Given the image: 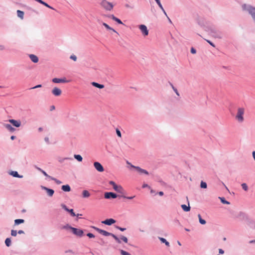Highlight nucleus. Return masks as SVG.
<instances>
[{
  "instance_id": "f257e3e1",
  "label": "nucleus",
  "mask_w": 255,
  "mask_h": 255,
  "mask_svg": "<svg viewBox=\"0 0 255 255\" xmlns=\"http://www.w3.org/2000/svg\"><path fill=\"white\" fill-rule=\"evenodd\" d=\"M242 8L243 10L248 11L255 21V7L251 5L243 4L242 5Z\"/></svg>"
},
{
  "instance_id": "f03ea898",
  "label": "nucleus",
  "mask_w": 255,
  "mask_h": 255,
  "mask_svg": "<svg viewBox=\"0 0 255 255\" xmlns=\"http://www.w3.org/2000/svg\"><path fill=\"white\" fill-rule=\"evenodd\" d=\"M245 113V110L243 108H239L238 109L237 113L236 116V119L240 123H242L244 120V114Z\"/></svg>"
},
{
  "instance_id": "7ed1b4c3",
  "label": "nucleus",
  "mask_w": 255,
  "mask_h": 255,
  "mask_svg": "<svg viewBox=\"0 0 255 255\" xmlns=\"http://www.w3.org/2000/svg\"><path fill=\"white\" fill-rule=\"evenodd\" d=\"M101 5L107 10L111 11L113 8V4L106 0H103L101 3Z\"/></svg>"
},
{
  "instance_id": "20e7f679",
  "label": "nucleus",
  "mask_w": 255,
  "mask_h": 255,
  "mask_svg": "<svg viewBox=\"0 0 255 255\" xmlns=\"http://www.w3.org/2000/svg\"><path fill=\"white\" fill-rule=\"evenodd\" d=\"M68 228L72 231L74 234L77 236L82 237L83 235V231L81 229L70 226H68Z\"/></svg>"
},
{
  "instance_id": "39448f33",
  "label": "nucleus",
  "mask_w": 255,
  "mask_h": 255,
  "mask_svg": "<svg viewBox=\"0 0 255 255\" xmlns=\"http://www.w3.org/2000/svg\"><path fill=\"white\" fill-rule=\"evenodd\" d=\"M109 184L113 186L114 189L119 193H123L124 189L123 187L120 185H117L115 182L110 181Z\"/></svg>"
},
{
  "instance_id": "423d86ee",
  "label": "nucleus",
  "mask_w": 255,
  "mask_h": 255,
  "mask_svg": "<svg viewBox=\"0 0 255 255\" xmlns=\"http://www.w3.org/2000/svg\"><path fill=\"white\" fill-rule=\"evenodd\" d=\"M139 28L144 36H147L148 34V30L145 25L141 24L139 25Z\"/></svg>"
},
{
  "instance_id": "0eeeda50",
  "label": "nucleus",
  "mask_w": 255,
  "mask_h": 255,
  "mask_svg": "<svg viewBox=\"0 0 255 255\" xmlns=\"http://www.w3.org/2000/svg\"><path fill=\"white\" fill-rule=\"evenodd\" d=\"M94 166L96 170L99 172H102L104 170V167L99 162H95L94 163Z\"/></svg>"
},
{
  "instance_id": "6e6552de",
  "label": "nucleus",
  "mask_w": 255,
  "mask_h": 255,
  "mask_svg": "<svg viewBox=\"0 0 255 255\" xmlns=\"http://www.w3.org/2000/svg\"><path fill=\"white\" fill-rule=\"evenodd\" d=\"M94 229L95 230H96L97 232H98L100 234H102L103 235L105 236H111L112 234V233H109V232H108L105 230H102V229H100L98 228H97V227H93Z\"/></svg>"
},
{
  "instance_id": "1a4fd4ad",
  "label": "nucleus",
  "mask_w": 255,
  "mask_h": 255,
  "mask_svg": "<svg viewBox=\"0 0 255 255\" xmlns=\"http://www.w3.org/2000/svg\"><path fill=\"white\" fill-rule=\"evenodd\" d=\"M127 163L128 164H130L131 167L135 168L139 172H140L141 173H144L145 174H148V172L146 170L141 169V168H140L138 166H135L133 165H131L128 161H127Z\"/></svg>"
},
{
  "instance_id": "9d476101",
  "label": "nucleus",
  "mask_w": 255,
  "mask_h": 255,
  "mask_svg": "<svg viewBox=\"0 0 255 255\" xmlns=\"http://www.w3.org/2000/svg\"><path fill=\"white\" fill-rule=\"evenodd\" d=\"M52 82L54 83H67L69 81L67 80L66 78H55L52 79Z\"/></svg>"
},
{
  "instance_id": "9b49d317",
  "label": "nucleus",
  "mask_w": 255,
  "mask_h": 255,
  "mask_svg": "<svg viewBox=\"0 0 255 255\" xmlns=\"http://www.w3.org/2000/svg\"><path fill=\"white\" fill-rule=\"evenodd\" d=\"M104 197L106 199L116 198L117 197L116 194L113 192H106L104 194Z\"/></svg>"
},
{
  "instance_id": "f8f14e48",
  "label": "nucleus",
  "mask_w": 255,
  "mask_h": 255,
  "mask_svg": "<svg viewBox=\"0 0 255 255\" xmlns=\"http://www.w3.org/2000/svg\"><path fill=\"white\" fill-rule=\"evenodd\" d=\"M51 92L55 96H59L62 93L61 90L57 87L54 88Z\"/></svg>"
},
{
  "instance_id": "ddd939ff",
  "label": "nucleus",
  "mask_w": 255,
  "mask_h": 255,
  "mask_svg": "<svg viewBox=\"0 0 255 255\" xmlns=\"http://www.w3.org/2000/svg\"><path fill=\"white\" fill-rule=\"evenodd\" d=\"M8 122L10 123L13 126L17 128H18L21 126V122L20 121L10 119L8 120Z\"/></svg>"
},
{
  "instance_id": "4468645a",
  "label": "nucleus",
  "mask_w": 255,
  "mask_h": 255,
  "mask_svg": "<svg viewBox=\"0 0 255 255\" xmlns=\"http://www.w3.org/2000/svg\"><path fill=\"white\" fill-rule=\"evenodd\" d=\"M102 223L107 225H111L112 224L116 223V220L111 218L106 219V220L102 221Z\"/></svg>"
},
{
  "instance_id": "2eb2a0df",
  "label": "nucleus",
  "mask_w": 255,
  "mask_h": 255,
  "mask_svg": "<svg viewBox=\"0 0 255 255\" xmlns=\"http://www.w3.org/2000/svg\"><path fill=\"white\" fill-rule=\"evenodd\" d=\"M30 60L34 63H37L38 61V58L37 56L35 55L31 54L29 55Z\"/></svg>"
},
{
  "instance_id": "dca6fc26",
  "label": "nucleus",
  "mask_w": 255,
  "mask_h": 255,
  "mask_svg": "<svg viewBox=\"0 0 255 255\" xmlns=\"http://www.w3.org/2000/svg\"><path fill=\"white\" fill-rule=\"evenodd\" d=\"M43 189L46 191L47 194L49 196H52L53 195L54 192L53 190L47 188L46 187H43Z\"/></svg>"
},
{
  "instance_id": "f3484780",
  "label": "nucleus",
  "mask_w": 255,
  "mask_h": 255,
  "mask_svg": "<svg viewBox=\"0 0 255 255\" xmlns=\"http://www.w3.org/2000/svg\"><path fill=\"white\" fill-rule=\"evenodd\" d=\"M4 126L6 128H7L8 130H9L11 132H13L15 130V128L9 124H4Z\"/></svg>"
},
{
  "instance_id": "a211bd4d",
  "label": "nucleus",
  "mask_w": 255,
  "mask_h": 255,
  "mask_svg": "<svg viewBox=\"0 0 255 255\" xmlns=\"http://www.w3.org/2000/svg\"><path fill=\"white\" fill-rule=\"evenodd\" d=\"M62 190L65 192H69L71 190V188L69 185H64L62 186Z\"/></svg>"
},
{
  "instance_id": "6ab92c4d",
  "label": "nucleus",
  "mask_w": 255,
  "mask_h": 255,
  "mask_svg": "<svg viewBox=\"0 0 255 255\" xmlns=\"http://www.w3.org/2000/svg\"><path fill=\"white\" fill-rule=\"evenodd\" d=\"M92 85L97 88H99V89H103V88H104V85L100 84L98 83L94 82L92 83Z\"/></svg>"
},
{
  "instance_id": "aec40b11",
  "label": "nucleus",
  "mask_w": 255,
  "mask_h": 255,
  "mask_svg": "<svg viewBox=\"0 0 255 255\" xmlns=\"http://www.w3.org/2000/svg\"><path fill=\"white\" fill-rule=\"evenodd\" d=\"M35 0L43 4L44 5H45V6H46L48 8L54 9V8L53 7H52L51 6L49 5L47 3L45 2L44 1H42V0Z\"/></svg>"
},
{
  "instance_id": "412c9836",
  "label": "nucleus",
  "mask_w": 255,
  "mask_h": 255,
  "mask_svg": "<svg viewBox=\"0 0 255 255\" xmlns=\"http://www.w3.org/2000/svg\"><path fill=\"white\" fill-rule=\"evenodd\" d=\"M182 209L185 212H188L190 210V207L189 206V204L188 203V206H187L186 205H181Z\"/></svg>"
},
{
  "instance_id": "4be33fe9",
  "label": "nucleus",
  "mask_w": 255,
  "mask_h": 255,
  "mask_svg": "<svg viewBox=\"0 0 255 255\" xmlns=\"http://www.w3.org/2000/svg\"><path fill=\"white\" fill-rule=\"evenodd\" d=\"M10 174L15 177H18V178H22V176L19 175L18 174L17 171H11L10 172Z\"/></svg>"
},
{
  "instance_id": "5701e85b",
  "label": "nucleus",
  "mask_w": 255,
  "mask_h": 255,
  "mask_svg": "<svg viewBox=\"0 0 255 255\" xmlns=\"http://www.w3.org/2000/svg\"><path fill=\"white\" fill-rule=\"evenodd\" d=\"M17 16L20 17L21 19H23L24 17V12L20 10H17Z\"/></svg>"
},
{
  "instance_id": "b1692460",
  "label": "nucleus",
  "mask_w": 255,
  "mask_h": 255,
  "mask_svg": "<svg viewBox=\"0 0 255 255\" xmlns=\"http://www.w3.org/2000/svg\"><path fill=\"white\" fill-rule=\"evenodd\" d=\"M83 197L84 198H88L90 196V193L87 190H84L82 193Z\"/></svg>"
},
{
  "instance_id": "393cba45",
  "label": "nucleus",
  "mask_w": 255,
  "mask_h": 255,
  "mask_svg": "<svg viewBox=\"0 0 255 255\" xmlns=\"http://www.w3.org/2000/svg\"><path fill=\"white\" fill-rule=\"evenodd\" d=\"M24 222V220L23 219H16L14 220V224L15 225L23 223Z\"/></svg>"
},
{
  "instance_id": "a878e982",
  "label": "nucleus",
  "mask_w": 255,
  "mask_h": 255,
  "mask_svg": "<svg viewBox=\"0 0 255 255\" xmlns=\"http://www.w3.org/2000/svg\"><path fill=\"white\" fill-rule=\"evenodd\" d=\"M159 239L162 243H164L167 246L169 247L170 246L169 243L167 242L164 238H159Z\"/></svg>"
},
{
  "instance_id": "bb28decb",
  "label": "nucleus",
  "mask_w": 255,
  "mask_h": 255,
  "mask_svg": "<svg viewBox=\"0 0 255 255\" xmlns=\"http://www.w3.org/2000/svg\"><path fill=\"white\" fill-rule=\"evenodd\" d=\"M74 156V158L75 159H76L78 161H82L83 158H82V157L80 155L75 154Z\"/></svg>"
},
{
  "instance_id": "cd10ccee",
  "label": "nucleus",
  "mask_w": 255,
  "mask_h": 255,
  "mask_svg": "<svg viewBox=\"0 0 255 255\" xmlns=\"http://www.w3.org/2000/svg\"><path fill=\"white\" fill-rule=\"evenodd\" d=\"M103 25L107 29H109V30H112L113 31L115 32H116V30H114V29H113L112 28H111L109 25H108L107 23H103Z\"/></svg>"
},
{
  "instance_id": "c85d7f7f",
  "label": "nucleus",
  "mask_w": 255,
  "mask_h": 255,
  "mask_svg": "<svg viewBox=\"0 0 255 255\" xmlns=\"http://www.w3.org/2000/svg\"><path fill=\"white\" fill-rule=\"evenodd\" d=\"M5 244L6 246L9 247L11 245V240L10 238H6L5 241Z\"/></svg>"
},
{
  "instance_id": "c756f323",
  "label": "nucleus",
  "mask_w": 255,
  "mask_h": 255,
  "mask_svg": "<svg viewBox=\"0 0 255 255\" xmlns=\"http://www.w3.org/2000/svg\"><path fill=\"white\" fill-rule=\"evenodd\" d=\"M198 218H199V222H200L201 224H202V225H204V224H205L206 222V221H205V220H203V219H202L201 218V215H200V214H199V215H198Z\"/></svg>"
},
{
  "instance_id": "7c9ffc66",
  "label": "nucleus",
  "mask_w": 255,
  "mask_h": 255,
  "mask_svg": "<svg viewBox=\"0 0 255 255\" xmlns=\"http://www.w3.org/2000/svg\"><path fill=\"white\" fill-rule=\"evenodd\" d=\"M219 199H220L222 203L225 204H230V203L228 201H226L224 197H219Z\"/></svg>"
},
{
  "instance_id": "2f4dec72",
  "label": "nucleus",
  "mask_w": 255,
  "mask_h": 255,
  "mask_svg": "<svg viewBox=\"0 0 255 255\" xmlns=\"http://www.w3.org/2000/svg\"><path fill=\"white\" fill-rule=\"evenodd\" d=\"M112 237H113L115 240L118 243H121V241L116 236H115L114 234H112L111 236Z\"/></svg>"
},
{
  "instance_id": "473e14b6",
  "label": "nucleus",
  "mask_w": 255,
  "mask_h": 255,
  "mask_svg": "<svg viewBox=\"0 0 255 255\" xmlns=\"http://www.w3.org/2000/svg\"><path fill=\"white\" fill-rule=\"evenodd\" d=\"M241 185H242L243 189L245 191H247L248 190V187L246 183H243V184H242Z\"/></svg>"
},
{
  "instance_id": "72a5a7b5",
  "label": "nucleus",
  "mask_w": 255,
  "mask_h": 255,
  "mask_svg": "<svg viewBox=\"0 0 255 255\" xmlns=\"http://www.w3.org/2000/svg\"><path fill=\"white\" fill-rule=\"evenodd\" d=\"M201 187L202 188H207V184L206 182L201 181Z\"/></svg>"
},
{
  "instance_id": "f704fd0d",
  "label": "nucleus",
  "mask_w": 255,
  "mask_h": 255,
  "mask_svg": "<svg viewBox=\"0 0 255 255\" xmlns=\"http://www.w3.org/2000/svg\"><path fill=\"white\" fill-rule=\"evenodd\" d=\"M51 179L54 181L57 184H60L62 183V182L60 181L57 180V179L54 177H52Z\"/></svg>"
},
{
  "instance_id": "c9c22d12",
  "label": "nucleus",
  "mask_w": 255,
  "mask_h": 255,
  "mask_svg": "<svg viewBox=\"0 0 255 255\" xmlns=\"http://www.w3.org/2000/svg\"><path fill=\"white\" fill-rule=\"evenodd\" d=\"M121 254L122 255H130L129 253L124 250H121Z\"/></svg>"
},
{
  "instance_id": "e433bc0d",
  "label": "nucleus",
  "mask_w": 255,
  "mask_h": 255,
  "mask_svg": "<svg viewBox=\"0 0 255 255\" xmlns=\"http://www.w3.org/2000/svg\"><path fill=\"white\" fill-rule=\"evenodd\" d=\"M17 231L15 230H12L11 231V235L12 236L15 237L17 235Z\"/></svg>"
},
{
  "instance_id": "4c0bfd02",
  "label": "nucleus",
  "mask_w": 255,
  "mask_h": 255,
  "mask_svg": "<svg viewBox=\"0 0 255 255\" xmlns=\"http://www.w3.org/2000/svg\"><path fill=\"white\" fill-rule=\"evenodd\" d=\"M41 172L43 174V175H44V176H45L46 177H47L49 178V179H51V178L52 177H51V176H50L48 175L46 173V172H45L44 170H42Z\"/></svg>"
},
{
  "instance_id": "58836bf2",
  "label": "nucleus",
  "mask_w": 255,
  "mask_h": 255,
  "mask_svg": "<svg viewBox=\"0 0 255 255\" xmlns=\"http://www.w3.org/2000/svg\"><path fill=\"white\" fill-rule=\"evenodd\" d=\"M70 59L74 60V61H76L77 60V57L75 55H72L70 56Z\"/></svg>"
},
{
  "instance_id": "ea45409f",
  "label": "nucleus",
  "mask_w": 255,
  "mask_h": 255,
  "mask_svg": "<svg viewBox=\"0 0 255 255\" xmlns=\"http://www.w3.org/2000/svg\"><path fill=\"white\" fill-rule=\"evenodd\" d=\"M121 240H122L124 242H125L126 243L128 242V241L127 238L125 236H122L121 237Z\"/></svg>"
},
{
  "instance_id": "a19ab883",
  "label": "nucleus",
  "mask_w": 255,
  "mask_h": 255,
  "mask_svg": "<svg viewBox=\"0 0 255 255\" xmlns=\"http://www.w3.org/2000/svg\"><path fill=\"white\" fill-rule=\"evenodd\" d=\"M69 212L70 213V214H71L72 216L74 217V216H76V214L74 212V211H73V209H70L69 211Z\"/></svg>"
},
{
  "instance_id": "79ce46f5",
  "label": "nucleus",
  "mask_w": 255,
  "mask_h": 255,
  "mask_svg": "<svg viewBox=\"0 0 255 255\" xmlns=\"http://www.w3.org/2000/svg\"><path fill=\"white\" fill-rule=\"evenodd\" d=\"M87 236L90 238H93L95 237V236L92 233H88L87 234Z\"/></svg>"
},
{
  "instance_id": "37998d69",
  "label": "nucleus",
  "mask_w": 255,
  "mask_h": 255,
  "mask_svg": "<svg viewBox=\"0 0 255 255\" xmlns=\"http://www.w3.org/2000/svg\"><path fill=\"white\" fill-rule=\"evenodd\" d=\"M115 21H116L119 24H123L122 21L120 19L118 18L117 17H116V18L115 19Z\"/></svg>"
},
{
  "instance_id": "c03bdc74",
  "label": "nucleus",
  "mask_w": 255,
  "mask_h": 255,
  "mask_svg": "<svg viewBox=\"0 0 255 255\" xmlns=\"http://www.w3.org/2000/svg\"><path fill=\"white\" fill-rule=\"evenodd\" d=\"M116 132H117V134L118 135V136H119L120 137L122 136L121 131L118 129H116Z\"/></svg>"
},
{
  "instance_id": "a18cd8bd",
  "label": "nucleus",
  "mask_w": 255,
  "mask_h": 255,
  "mask_svg": "<svg viewBox=\"0 0 255 255\" xmlns=\"http://www.w3.org/2000/svg\"><path fill=\"white\" fill-rule=\"evenodd\" d=\"M207 41V42L208 43H209L212 46H213V47H215V45L214 43H213L211 41H210V40H206Z\"/></svg>"
},
{
  "instance_id": "49530a36",
  "label": "nucleus",
  "mask_w": 255,
  "mask_h": 255,
  "mask_svg": "<svg viewBox=\"0 0 255 255\" xmlns=\"http://www.w3.org/2000/svg\"><path fill=\"white\" fill-rule=\"evenodd\" d=\"M171 86H172V88H173V90L174 91V92L176 93V94L178 96H179V93H178V92L176 88H175L173 87V86L172 85H171Z\"/></svg>"
},
{
  "instance_id": "de8ad7c7",
  "label": "nucleus",
  "mask_w": 255,
  "mask_h": 255,
  "mask_svg": "<svg viewBox=\"0 0 255 255\" xmlns=\"http://www.w3.org/2000/svg\"><path fill=\"white\" fill-rule=\"evenodd\" d=\"M62 206L63 207V208L66 211L69 212V210L70 209H68L67 207L65 205H62Z\"/></svg>"
},
{
  "instance_id": "09e8293b",
  "label": "nucleus",
  "mask_w": 255,
  "mask_h": 255,
  "mask_svg": "<svg viewBox=\"0 0 255 255\" xmlns=\"http://www.w3.org/2000/svg\"><path fill=\"white\" fill-rule=\"evenodd\" d=\"M41 85H36L32 88H31V89H36V88H40L41 87Z\"/></svg>"
},
{
  "instance_id": "8fccbe9b",
  "label": "nucleus",
  "mask_w": 255,
  "mask_h": 255,
  "mask_svg": "<svg viewBox=\"0 0 255 255\" xmlns=\"http://www.w3.org/2000/svg\"><path fill=\"white\" fill-rule=\"evenodd\" d=\"M191 52L192 53V54H195L196 52V50L194 48H192L191 49Z\"/></svg>"
},
{
  "instance_id": "3c124183",
  "label": "nucleus",
  "mask_w": 255,
  "mask_h": 255,
  "mask_svg": "<svg viewBox=\"0 0 255 255\" xmlns=\"http://www.w3.org/2000/svg\"><path fill=\"white\" fill-rule=\"evenodd\" d=\"M157 3L158 5V6H159V7L162 10V11H164V9L162 6V4H161L160 1L159 2V3Z\"/></svg>"
},
{
  "instance_id": "603ef678",
  "label": "nucleus",
  "mask_w": 255,
  "mask_h": 255,
  "mask_svg": "<svg viewBox=\"0 0 255 255\" xmlns=\"http://www.w3.org/2000/svg\"><path fill=\"white\" fill-rule=\"evenodd\" d=\"M109 17L111 18L112 19L115 20V19L116 18V17H115L114 15L112 14L109 16Z\"/></svg>"
},
{
  "instance_id": "864d4df0",
  "label": "nucleus",
  "mask_w": 255,
  "mask_h": 255,
  "mask_svg": "<svg viewBox=\"0 0 255 255\" xmlns=\"http://www.w3.org/2000/svg\"><path fill=\"white\" fill-rule=\"evenodd\" d=\"M123 197L125 198L128 199H132L134 197V196H131V197L123 196Z\"/></svg>"
},
{
  "instance_id": "5fc2aeb1",
  "label": "nucleus",
  "mask_w": 255,
  "mask_h": 255,
  "mask_svg": "<svg viewBox=\"0 0 255 255\" xmlns=\"http://www.w3.org/2000/svg\"><path fill=\"white\" fill-rule=\"evenodd\" d=\"M118 229H119L121 231H124L126 230V228H123L121 227H117Z\"/></svg>"
},
{
  "instance_id": "6e6d98bb",
  "label": "nucleus",
  "mask_w": 255,
  "mask_h": 255,
  "mask_svg": "<svg viewBox=\"0 0 255 255\" xmlns=\"http://www.w3.org/2000/svg\"><path fill=\"white\" fill-rule=\"evenodd\" d=\"M219 254H223L224 253V251L222 249H220L219 250Z\"/></svg>"
},
{
  "instance_id": "4d7b16f0",
  "label": "nucleus",
  "mask_w": 255,
  "mask_h": 255,
  "mask_svg": "<svg viewBox=\"0 0 255 255\" xmlns=\"http://www.w3.org/2000/svg\"><path fill=\"white\" fill-rule=\"evenodd\" d=\"M55 106H51L50 107V111H53L54 110H55Z\"/></svg>"
},
{
  "instance_id": "13d9d810",
  "label": "nucleus",
  "mask_w": 255,
  "mask_h": 255,
  "mask_svg": "<svg viewBox=\"0 0 255 255\" xmlns=\"http://www.w3.org/2000/svg\"><path fill=\"white\" fill-rule=\"evenodd\" d=\"M18 233L19 234H24V232L22 230H19V231H18Z\"/></svg>"
},
{
  "instance_id": "bf43d9fd",
  "label": "nucleus",
  "mask_w": 255,
  "mask_h": 255,
  "mask_svg": "<svg viewBox=\"0 0 255 255\" xmlns=\"http://www.w3.org/2000/svg\"><path fill=\"white\" fill-rule=\"evenodd\" d=\"M4 49V47L2 45H0V50H2Z\"/></svg>"
},
{
  "instance_id": "052dcab7",
  "label": "nucleus",
  "mask_w": 255,
  "mask_h": 255,
  "mask_svg": "<svg viewBox=\"0 0 255 255\" xmlns=\"http://www.w3.org/2000/svg\"><path fill=\"white\" fill-rule=\"evenodd\" d=\"M253 158H254V159L255 160V151H254L253 152Z\"/></svg>"
},
{
  "instance_id": "680f3d73",
  "label": "nucleus",
  "mask_w": 255,
  "mask_h": 255,
  "mask_svg": "<svg viewBox=\"0 0 255 255\" xmlns=\"http://www.w3.org/2000/svg\"><path fill=\"white\" fill-rule=\"evenodd\" d=\"M15 136H14V135H12L11 137H10V138L11 140H14L15 138Z\"/></svg>"
},
{
  "instance_id": "e2e57ef3",
  "label": "nucleus",
  "mask_w": 255,
  "mask_h": 255,
  "mask_svg": "<svg viewBox=\"0 0 255 255\" xmlns=\"http://www.w3.org/2000/svg\"><path fill=\"white\" fill-rule=\"evenodd\" d=\"M159 195L160 196H162L163 195V192L162 191H160L159 193H158Z\"/></svg>"
},
{
  "instance_id": "0e129e2a",
  "label": "nucleus",
  "mask_w": 255,
  "mask_h": 255,
  "mask_svg": "<svg viewBox=\"0 0 255 255\" xmlns=\"http://www.w3.org/2000/svg\"><path fill=\"white\" fill-rule=\"evenodd\" d=\"M36 168L39 171H40V172H42V171L43 170L42 169H41V168L38 167H36Z\"/></svg>"
},
{
  "instance_id": "69168bd1",
  "label": "nucleus",
  "mask_w": 255,
  "mask_h": 255,
  "mask_svg": "<svg viewBox=\"0 0 255 255\" xmlns=\"http://www.w3.org/2000/svg\"><path fill=\"white\" fill-rule=\"evenodd\" d=\"M45 141H46L47 142H49V138H48V137H45Z\"/></svg>"
},
{
  "instance_id": "338daca9",
  "label": "nucleus",
  "mask_w": 255,
  "mask_h": 255,
  "mask_svg": "<svg viewBox=\"0 0 255 255\" xmlns=\"http://www.w3.org/2000/svg\"><path fill=\"white\" fill-rule=\"evenodd\" d=\"M255 243V240H252L250 242V243Z\"/></svg>"
},
{
  "instance_id": "774afa93",
  "label": "nucleus",
  "mask_w": 255,
  "mask_h": 255,
  "mask_svg": "<svg viewBox=\"0 0 255 255\" xmlns=\"http://www.w3.org/2000/svg\"><path fill=\"white\" fill-rule=\"evenodd\" d=\"M42 130H43V129H42V128H38V130H39V131H42Z\"/></svg>"
}]
</instances>
